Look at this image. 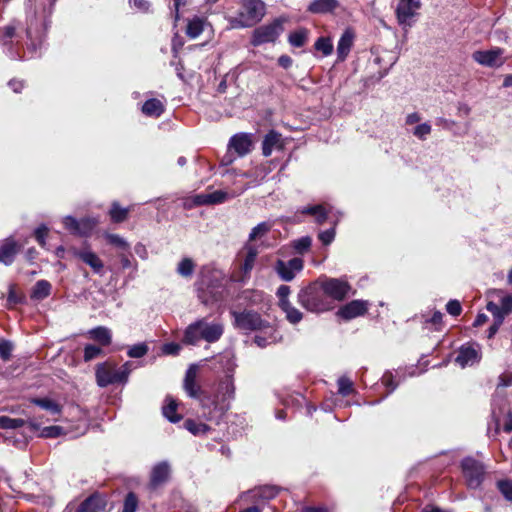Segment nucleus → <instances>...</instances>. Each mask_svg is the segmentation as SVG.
I'll use <instances>...</instances> for the list:
<instances>
[{
	"label": "nucleus",
	"mask_w": 512,
	"mask_h": 512,
	"mask_svg": "<svg viewBox=\"0 0 512 512\" xmlns=\"http://www.w3.org/2000/svg\"><path fill=\"white\" fill-rule=\"evenodd\" d=\"M223 333L224 326L221 322H208L206 318H202L187 326L183 341L189 345H196L201 340L214 343L221 338Z\"/></svg>",
	"instance_id": "nucleus-1"
},
{
	"label": "nucleus",
	"mask_w": 512,
	"mask_h": 512,
	"mask_svg": "<svg viewBox=\"0 0 512 512\" xmlns=\"http://www.w3.org/2000/svg\"><path fill=\"white\" fill-rule=\"evenodd\" d=\"M265 13L262 0H241V10L236 16L229 17L228 23L233 29L252 27L262 20Z\"/></svg>",
	"instance_id": "nucleus-2"
},
{
	"label": "nucleus",
	"mask_w": 512,
	"mask_h": 512,
	"mask_svg": "<svg viewBox=\"0 0 512 512\" xmlns=\"http://www.w3.org/2000/svg\"><path fill=\"white\" fill-rule=\"evenodd\" d=\"M298 303L312 313H323L333 308L320 283L315 282L301 289L297 295Z\"/></svg>",
	"instance_id": "nucleus-3"
},
{
	"label": "nucleus",
	"mask_w": 512,
	"mask_h": 512,
	"mask_svg": "<svg viewBox=\"0 0 512 512\" xmlns=\"http://www.w3.org/2000/svg\"><path fill=\"white\" fill-rule=\"evenodd\" d=\"M234 326L243 331H259L268 327L269 322L262 319L260 314L252 310L241 312L231 311Z\"/></svg>",
	"instance_id": "nucleus-4"
},
{
	"label": "nucleus",
	"mask_w": 512,
	"mask_h": 512,
	"mask_svg": "<svg viewBox=\"0 0 512 512\" xmlns=\"http://www.w3.org/2000/svg\"><path fill=\"white\" fill-rule=\"evenodd\" d=\"M463 475L470 489H477L484 480V465L472 457H466L461 462Z\"/></svg>",
	"instance_id": "nucleus-5"
},
{
	"label": "nucleus",
	"mask_w": 512,
	"mask_h": 512,
	"mask_svg": "<svg viewBox=\"0 0 512 512\" xmlns=\"http://www.w3.org/2000/svg\"><path fill=\"white\" fill-rule=\"evenodd\" d=\"M283 31V21L275 19L273 22L259 26L253 31L251 44L260 46L265 43L275 42Z\"/></svg>",
	"instance_id": "nucleus-6"
},
{
	"label": "nucleus",
	"mask_w": 512,
	"mask_h": 512,
	"mask_svg": "<svg viewBox=\"0 0 512 512\" xmlns=\"http://www.w3.org/2000/svg\"><path fill=\"white\" fill-rule=\"evenodd\" d=\"M234 397L235 386L232 375H227L220 381L215 398L211 404L214 406V409L224 412L229 408L230 402Z\"/></svg>",
	"instance_id": "nucleus-7"
},
{
	"label": "nucleus",
	"mask_w": 512,
	"mask_h": 512,
	"mask_svg": "<svg viewBox=\"0 0 512 512\" xmlns=\"http://www.w3.org/2000/svg\"><path fill=\"white\" fill-rule=\"evenodd\" d=\"M64 227L73 235L77 236H89L96 225L98 224V219L93 217H86L80 220H77L73 216H65L63 218Z\"/></svg>",
	"instance_id": "nucleus-8"
},
{
	"label": "nucleus",
	"mask_w": 512,
	"mask_h": 512,
	"mask_svg": "<svg viewBox=\"0 0 512 512\" xmlns=\"http://www.w3.org/2000/svg\"><path fill=\"white\" fill-rule=\"evenodd\" d=\"M326 297L329 299L341 301L349 294L351 290L350 284L343 279L328 278L320 282Z\"/></svg>",
	"instance_id": "nucleus-9"
},
{
	"label": "nucleus",
	"mask_w": 512,
	"mask_h": 512,
	"mask_svg": "<svg viewBox=\"0 0 512 512\" xmlns=\"http://www.w3.org/2000/svg\"><path fill=\"white\" fill-rule=\"evenodd\" d=\"M420 7V0H398L395 13L399 25L411 27L413 18Z\"/></svg>",
	"instance_id": "nucleus-10"
},
{
	"label": "nucleus",
	"mask_w": 512,
	"mask_h": 512,
	"mask_svg": "<svg viewBox=\"0 0 512 512\" xmlns=\"http://www.w3.org/2000/svg\"><path fill=\"white\" fill-rule=\"evenodd\" d=\"M504 50L498 47L490 50L475 51L472 55L474 61L486 67H500L504 64Z\"/></svg>",
	"instance_id": "nucleus-11"
},
{
	"label": "nucleus",
	"mask_w": 512,
	"mask_h": 512,
	"mask_svg": "<svg viewBox=\"0 0 512 512\" xmlns=\"http://www.w3.org/2000/svg\"><path fill=\"white\" fill-rule=\"evenodd\" d=\"M303 269V260L301 258H292L289 261L277 260L274 270L281 280L289 282L295 278L296 273Z\"/></svg>",
	"instance_id": "nucleus-12"
},
{
	"label": "nucleus",
	"mask_w": 512,
	"mask_h": 512,
	"mask_svg": "<svg viewBox=\"0 0 512 512\" xmlns=\"http://www.w3.org/2000/svg\"><path fill=\"white\" fill-rule=\"evenodd\" d=\"M197 371H198L197 365L192 364L189 366V368L187 369L186 374H185L183 387H184L185 392L191 398L200 399L202 406L205 407L206 401H205V399L201 398L202 390H201L200 385L196 381Z\"/></svg>",
	"instance_id": "nucleus-13"
},
{
	"label": "nucleus",
	"mask_w": 512,
	"mask_h": 512,
	"mask_svg": "<svg viewBox=\"0 0 512 512\" xmlns=\"http://www.w3.org/2000/svg\"><path fill=\"white\" fill-rule=\"evenodd\" d=\"M73 254L88 265L95 274L104 275V263L96 253L90 249H75Z\"/></svg>",
	"instance_id": "nucleus-14"
},
{
	"label": "nucleus",
	"mask_w": 512,
	"mask_h": 512,
	"mask_svg": "<svg viewBox=\"0 0 512 512\" xmlns=\"http://www.w3.org/2000/svg\"><path fill=\"white\" fill-rule=\"evenodd\" d=\"M252 135L249 133H237L233 135L228 143V149L234 150L238 156L247 155L252 149Z\"/></svg>",
	"instance_id": "nucleus-15"
},
{
	"label": "nucleus",
	"mask_w": 512,
	"mask_h": 512,
	"mask_svg": "<svg viewBox=\"0 0 512 512\" xmlns=\"http://www.w3.org/2000/svg\"><path fill=\"white\" fill-rule=\"evenodd\" d=\"M96 381L100 387L119 383L117 368L106 363L99 364L96 368Z\"/></svg>",
	"instance_id": "nucleus-16"
},
{
	"label": "nucleus",
	"mask_w": 512,
	"mask_h": 512,
	"mask_svg": "<svg viewBox=\"0 0 512 512\" xmlns=\"http://www.w3.org/2000/svg\"><path fill=\"white\" fill-rule=\"evenodd\" d=\"M272 225L269 222H261L250 232L247 243L257 244L259 249H266L270 244L266 241V236L270 232Z\"/></svg>",
	"instance_id": "nucleus-17"
},
{
	"label": "nucleus",
	"mask_w": 512,
	"mask_h": 512,
	"mask_svg": "<svg viewBox=\"0 0 512 512\" xmlns=\"http://www.w3.org/2000/svg\"><path fill=\"white\" fill-rule=\"evenodd\" d=\"M368 309V302L363 300H353L343 307H341L338 311V315L346 320H350L356 318L358 316L364 315Z\"/></svg>",
	"instance_id": "nucleus-18"
},
{
	"label": "nucleus",
	"mask_w": 512,
	"mask_h": 512,
	"mask_svg": "<svg viewBox=\"0 0 512 512\" xmlns=\"http://www.w3.org/2000/svg\"><path fill=\"white\" fill-rule=\"evenodd\" d=\"M278 493L279 489L276 486L264 485L249 490L246 497L253 502L269 501L275 498Z\"/></svg>",
	"instance_id": "nucleus-19"
},
{
	"label": "nucleus",
	"mask_w": 512,
	"mask_h": 512,
	"mask_svg": "<svg viewBox=\"0 0 512 512\" xmlns=\"http://www.w3.org/2000/svg\"><path fill=\"white\" fill-rule=\"evenodd\" d=\"M170 475V466L168 462L163 461L156 464L151 471L150 475V487L156 489L160 485L164 484Z\"/></svg>",
	"instance_id": "nucleus-20"
},
{
	"label": "nucleus",
	"mask_w": 512,
	"mask_h": 512,
	"mask_svg": "<svg viewBox=\"0 0 512 512\" xmlns=\"http://www.w3.org/2000/svg\"><path fill=\"white\" fill-rule=\"evenodd\" d=\"M106 506V499L98 493L87 497L76 509V512H99Z\"/></svg>",
	"instance_id": "nucleus-21"
},
{
	"label": "nucleus",
	"mask_w": 512,
	"mask_h": 512,
	"mask_svg": "<svg viewBox=\"0 0 512 512\" xmlns=\"http://www.w3.org/2000/svg\"><path fill=\"white\" fill-rule=\"evenodd\" d=\"M479 352L472 346H462L459 349L458 355L455 358V362L461 367L472 366L479 362Z\"/></svg>",
	"instance_id": "nucleus-22"
},
{
	"label": "nucleus",
	"mask_w": 512,
	"mask_h": 512,
	"mask_svg": "<svg viewBox=\"0 0 512 512\" xmlns=\"http://www.w3.org/2000/svg\"><path fill=\"white\" fill-rule=\"evenodd\" d=\"M281 134L275 130L269 131L262 142V153L265 157L271 155L274 149H281Z\"/></svg>",
	"instance_id": "nucleus-23"
},
{
	"label": "nucleus",
	"mask_w": 512,
	"mask_h": 512,
	"mask_svg": "<svg viewBox=\"0 0 512 512\" xmlns=\"http://www.w3.org/2000/svg\"><path fill=\"white\" fill-rule=\"evenodd\" d=\"M228 198V193L217 190L212 193L199 194L194 197L195 205H207V204H217L222 203Z\"/></svg>",
	"instance_id": "nucleus-24"
},
{
	"label": "nucleus",
	"mask_w": 512,
	"mask_h": 512,
	"mask_svg": "<svg viewBox=\"0 0 512 512\" xmlns=\"http://www.w3.org/2000/svg\"><path fill=\"white\" fill-rule=\"evenodd\" d=\"M354 41V32L346 29L341 35L337 45V55L339 60H344L349 54Z\"/></svg>",
	"instance_id": "nucleus-25"
},
{
	"label": "nucleus",
	"mask_w": 512,
	"mask_h": 512,
	"mask_svg": "<svg viewBox=\"0 0 512 512\" xmlns=\"http://www.w3.org/2000/svg\"><path fill=\"white\" fill-rule=\"evenodd\" d=\"M17 251V243L11 238L6 239L5 242L0 246V263L5 265L12 264Z\"/></svg>",
	"instance_id": "nucleus-26"
},
{
	"label": "nucleus",
	"mask_w": 512,
	"mask_h": 512,
	"mask_svg": "<svg viewBox=\"0 0 512 512\" xmlns=\"http://www.w3.org/2000/svg\"><path fill=\"white\" fill-rule=\"evenodd\" d=\"M338 7V0H313L308 6V11L314 14H325L333 12Z\"/></svg>",
	"instance_id": "nucleus-27"
},
{
	"label": "nucleus",
	"mask_w": 512,
	"mask_h": 512,
	"mask_svg": "<svg viewBox=\"0 0 512 512\" xmlns=\"http://www.w3.org/2000/svg\"><path fill=\"white\" fill-rule=\"evenodd\" d=\"M264 333V335L258 334L254 338V342L261 348H264L272 343H276L279 340L278 333L276 329L268 324V327L260 330Z\"/></svg>",
	"instance_id": "nucleus-28"
},
{
	"label": "nucleus",
	"mask_w": 512,
	"mask_h": 512,
	"mask_svg": "<svg viewBox=\"0 0 512 512\" xmlns=\"http://www.w3.org/2000/svg\"><path fill=\"white\" fill-rule=\"evenodd\" d=\"M244 249L246 251V256L242 265V270L247 274L253 269L256 258L262 249H259V246L253 243H246Z\"/></svg>",
	"instance_id": "nucleus-29"
},
{
	"label": "nucleus",
	"mask_w": 512,
	"mask_h": 512,
	"mask_svg": "<svg viewBox=\"0 0 512 512\" xmlns=\"http://www.w3.org/2000/svg\"><path fill=\"white\" fill-rule=\"evenodd\" d=\"M89 338L98 342L102 346H108L112 341L111 330L105 326H98L88 331Z\"/></svg>",
	"instance_id": "nucleus-30"
},
{
	"label": "nucleus",
	"mask_w": 512,
	"mask_h": 512,
	"mask_svg": "<svg viewBox=\"0 0 512 512\" xmlns=\"http://www.w3.org/2000/svg\"><path fill=\"white\" fill-rule=\"evenodd\" d=\"M141 111L146 116L157 118L164 112V105L160 100L151 98L145 101Z\"/></svg>",
	"instance_id": "nucleus-31"
},
{
	"label": "nucleus",
	"mask_w": 512,
	"mask_h": 512,
	"mask_svg": "<svg viewBox=\"0 0 512 512\" xmlns=\"http://www.w3.org/2000/svg\"><path fill=\"white\" fill-rule=\"evenodd\" d=\"M28 424L32 430H40L39 436L44 438H56L63 433V428L60 426H47L41 428L35 420H29Z\"/></svg>",
	"instance_id": "nucleus-32"
},
{
	"label": "nucleus",
	"mask_w": 512,
	"mask_h": 512,
	"mask_svg": "<svg viewBox=\"0 0 512 512\" xmlns=\"http://www.w3.org/2000/svg\"><path fill=\"white\" fill-rule=\"evenodd\" d=\"M205 23H206V20L199 16H195L192 19H190L188 21L187 28H186L187 36L190 37L191 39H195L198 36H200V34L204 30Z\"/></svg>",
	"instance_id": "nucleus-33"
},
{
	"label": "nucleus",
	"mask_w": 512,
	"mask_h": 512,
	"mask_svg": "<svg viewBox=\"0 0 512 512\" xmlns=\"http://www.w3.org/2000/svg\"><path fill=\"white\" fill-rule=\"evenodd\" d=\"M51 284L47 280H39L33 287L31 298L34 300H43L51 293Z\"/></svg>",
	"instance_id": "nucleus-34"
},
{
	"label": "nucleus",
	"mask_w": 512,
	"mask_h": 512,
	"mask_svg": "<svg viewBox=\"0 0 512 512\" xmlns=\"http://www.w3.org/2000/svg\"><path fill=\"white\" fill-rule=\"evenodd\" d=\"M195 268V262L189 257H184L178 263L176 272L183 278H191Z\"/></svg>",
	"instance_id": "nucleus-35"
},
{
	"label": "nucleus",
	"mask_w": 512,
	"mask_h": 512,
	"mask_svg": "<svg viewBox=\"0 0 512 512\" xmlns=\"http://www.w3.org/2000/svg\"><path fill=\"white\" fill-rule=\"evenodd\" d=\"M280 309L285 313L286 319L291 324H297L303 319L302 312L294 307L291 302H284Z\"/></svg>",
	"instance_id": "nucleus-36"
},
{
	"label": "nucleus",
	"mask_w": 512,
	"mask_h": 512,
	"mask_svg": "<svg viewBox=\"0 0 512 512\" xmlns=\"http://www.w3.org/2000/svg\"><path fill=\"white\" fill-rule=\"evenodd\" d=\"M32 402L52 415H59L62 410L57 402L49 398H37L33 399Z\"/></svg>",
	"instance_id": "nucleus-37"
},
{
	"label": "nucleus",
	"mask_w": 512,
	"mask_h": 512,
	"mask_svg": "<svg viewBox=\"0 0 512 512\" xmlns=\"http://www.w3.org/2000/svg\"><path fill=\"white\" fill-rule=\"evenodd\" d=\"M303 214H310L315 217V221L318 224H323L328 216V211L323 205H314V206H308L305 207L302 210Z\"/></svg>",
	"instance_id": "nucleus-38"
},
{
	"label": "nucleus",
	"mask_w": 512,
	"mask_h": 512,
	"mask_svg": "<svg viewBox=\"0 0 512 512\" xmlns=\"http://www.w3.org/2000/svg\"><path fill=\"white\" fill-rule=\"evenodd\" d=\"M129 208H122L118 202H113L109 210V215L114 223H121L128 217Z\"/></svg>",
	"instance_id": "nucleus-39"
},
{
	"label": "nucleus",
	"mask_w": 512,
	"mask_h": 512,
	"mask_svg": "<svg viewBox=\"0 0 512 512\" xmlns=\"http://www.w3.org/2000/svg\"><path fill=\"white\" fill-rule=\"evenodd\" d=\"M308 39V30L305 28L297 29L288 36V41L293 47H302Z\"/></svg>",
	"instance_id": "nucleus-40"
},
{
	"label": "nucleus",
	"mask_w": 512,
	"mask_h": 512,
	"mask_svg": "<svg viewBox=\"0 0 512 512\" xmlns=\"http://www.w3.org/2000/svg\"><path fill=\"white\" fill-rule=\"evenodd\" d=\"M167 404L163 407V415L172 423L181 420V416L176 413L177 403L172 398L166 399Z\"/></svg>",
	"instance_id": "nucleus-41"
},
{
	"label": "nucleus",
	"mask_w": 512,
	"mask_h": 512,
	"mask_svg": "<svg viewBox=\"0 0 512 512\" xmlns=\"http://www.w3.org/2000/svg\"><path fill=\"white\" fill-rule=\"evenodd\" d=\"M25 421L20 418H10L8 416H0L1 429H16L22 427Z\"/></svg>",
	"instance_id": "nucleus-42"
},
{
	"label": "nucleus",
	"mask_w": 512,
	"mask_h": 512,
	"mask_svg": "<svg viewBox=\"0 0 512 512\" xmlns=\"http://www.w3.org/2000/svg\"><path fill=\"white\" fill-rule=\"evenodd\" d=\"M317 51L322 52L323 56H328L333 51V44L329 38L320 37L314 44Z\"/></svg>",
	"instance_id": "nucleus-43"
},
{
	"label": "nucleus",
	"mask_w": 512,
	"mask_h": 512,
	"mask_svg": "<svg viewBox=\"0 0 512 512\" xmlns=\"http://www.w3.org/2000/svg\"><path fill=\"white\" fill-rule=\"evenodd\" d=\"M219 362L227 373L233 372L236 367L235 357L231 352L228 351L220 355Z\"/></svg>",
	"instance_id": "nucleus-44"
},
{
	"label": "nucleus",
	"mask_w": 512,
	"mask_h": 512,
	"mask_svg": "<svg viewBox=\"0 0 512 512\" xmlns=\"http://www.w3.org/2000/svg\"><path fill=\"white\" fill-rule=\"evenodd\" d=\"M338 393L342 396H348L353 392V382L346 376L338 379Z\"/></svg>",
	"instance_id": "nucleus-45"
},
{
	"label": "nucleus",
	"mask_w": 512,
	"mask_h": 512,
	"mask_svg": "<svg viewBox=\"0 0 512 512\" xmlns=\"http://www.w3.org/2000/svg\"><path fill=\"white\" fill-rule=\"evenodd\" d=\"M104 236H105L106 240L108 241V243H110L111 245H114L118 248H121L123 250H128L130 247L128 242L118 234L106 233Z\"/></svg>",
	"instance_id": "nucleus-46"
},
{
	"label": "nucleus",
	"mask_w": 512,
	"mask_h": 512,
	"mask_svg": "<svg viewBox=\"0 0 512 512\" xmlns=\"http://www.w3.org/2000/svg\"><path fill=\"white\" fill-rule=\"evenodd\" d=\"M138 508V498L133 492H129L124 500L122 512H136Z\"/></svg>",
	"instance_id": "nucleus-47"
},
{
	"label": "nucleus",
	"mask_w": 512,
	"mask_h": 512,
	"mask_svg": "<svg viewBox=\"0 0 512 512\" xmlns=\"http://www.w3.org/2000/svg\"><path fill=\"white\" fill-rule=\"evenodd\" d=\"M16 27L13 24H9L1 28L0 39L2 45H8L11 39L15 36Z\"/></svg>",
	"instance_id": "nucleus-48"
},
{
	"label": "nucleus",
	"mask_w": 512,
	"mask_h": 512,
	"mask_svg": "<svg viewBox=\"0 0 512 512\" xmlns=\"http://www.w3.org/2000/svg\"><path fill=\"white\" fill-rule=\"evenodd\" d=\"M102 354V349L96 345L88 344L84 348V361H91Z\"/></svg>",
	"instance_id": "nucleus-49"
},
{
	"label": "nucleus",
	"mask_w": 512,
	"mask_h": 512,
	"mask_svg": "<svg viewBox=\"0 0 512 512\" xmlns=\"http://www.w3.org/2000/svg\"><path fill=\"white\" fill-rule=\"evenodd\" d=\"M148 352V346L145 343L135 344L128 350V356L131 358H141Z\"/></svg>",
	"instance_id": "nucleus-50"
},
{
	"label": "nucleus",
	"mask_w": 512,
	"mask_h": 512,
	"mask_svg": "<svg viewBox=\"0 0 512 512\" xmlns=\"http://www.w3.org/2000/svg\"><path fill=\"white\" fill-rule=\"evenodd\" d=\"M312 244V239L309 236L301 237L293 242L294 249L300 253L303 254L306 252Z\"/></svg>",
	"instance_id": "nucleus-51"
},
{
	"label": "nucleus",
	"mask_w": 512,
	"mask_h": 512,
	"mask_svg": "<svg viewBox=\"0 0 512 512\" xmlns=\"http://www.w3.org/2000/svg\"><path fill=\"white\" fill-rule=\"evenodd\" d=\"M497 488L504 498L512 501V482L509 480H500L497 482Z\"/></svg>",
	"instance_id": "nucleus-52"
},
{
	"label": "nucleus",
	"mask_w": 512,
	"mask_h": 512,
	"mask_svg": "<svg viewBox=\"0 0 512 512\" xmlns=\"http://www.w3.org/2000/svg\"><path fill=\"white\" fill-rule=\"evenodd\" d=\"M13 351V344L8 340H2L0 342V358L3 361L10 360Z\"/></svg>",
	"instance_id": "nucleus-53"
},
{
	"label": "nucleus",
	"mask_w": 512,
	"mask_h": 512,
	"mask_svg": "<svg viewBox=\"0 0 512 512\" xmlns=\"http://www.w3.org/2000/svg\"><path fill=\"white\" fill-rule=\"evenodd\" d=\"M129 5L141 13H148L151 8V3L148 0H129Z\"/></svg>",
	"instance_id": "nucleus-54"
},
{
	"label": "nucleus",
	"mask_w": 512,
	"mask_h": 512,
	"mask_svg": "<svg viewBox=\"0 0 512 512\" xmlns=\"http://www.w3.org/2000/svg\"><path fill=\"white\" fill-rule=\"evenodd\" d=\"M291 293L290 287L287 285H280L277 289L276 295L278 297V305L279 307L283 306L284 302L289 301V295Z\"/></svg>",
	"instance_id": "nucleus-55"
},
{
	"label": "nucleus",
	"mask_w": 512,
	"mask_h": 512,
	"mask_svg": "<svg viewBox=\"0 0 512 512\" xmlns=\"http://www.w3.org/2000/svg\"><path fill=\"white\" fill-rule=\"evenodd\" d=\"M487 310L493 315L494 321H497L499 318L501 319V322L504 321V318L506 315L501 310L500 306L494 302H489L486 306Z\"/></svg>",
	"instance_id": "nucleus-56"
},
{
	"label": "nucleus",
	"mask_w": 512,
	"mask_h": 512,
	"mask_svg": "<svg viewBox=\"0 0 512 512\" xmlns=\"http://www.w3.org/2000/svg\"><path fill=\"white\" fill-rule=\"evenodd\" d=\"M431 133V126L428 123H422L417 125L413 134L419 139H425Z\"/></svg>",
	"instance_id": "nucleus-57"
},
{
	"label": "nucleus",
	"mask_w": 512,
	"mask_h": 512,
	"mask_svg": "<svg viewBox=\"0 0 512 512\" xmlns=\"http://www.w3.org/2000/svg\"><path fill=\"white\" fill-rule=\"evenodd\" d=\"M48 227L44 224L40 225L34 232L37 242L44 247L46 244V237L48 235Z\"/></svg>",
	"instance_id": "nucleus-58"
},
{
	"label": "nucleus",
	"mask_w": 512,
	"mask_h": 512,
	"mask_svg": "<svg viewBox=\"0 0 512 512\" xmlns=\"http://www.w3.org/2000/svg\"><path fill=\"white\" fill-rule=\"evenodd\" d=\"M446 310L452 316H459L462 312V307L458 300H450L446 304Z\"/></svg>",
	"instance_id": "nucleus-59"
},
{
	"label": "nucleus",
	"mask_w": 512,
	"mask_h": 512,
	"mask_svg": "<svg viewBox=\"0 0 512 512\" xmlns=\"http://www.w3.org/2000/svg\"><path fill=\"white\" fill-rule=\"evenodd\" d=\"M119 383L127 381L129 374L131 373V364L126 362L120 368H117Z\"/></svg>",
	"instance_id": "nucleus-60"
},
{
	"label": "nucleus",
	"mask_w": 512,
	"mask_h": 512,
	"mask_svg": "<svg viewBox=\"0 0 512 512\" xmlns=\"http://www.w3.org/2000/svg\"><path fill=\"white\" fill-rule=\"evenodd\" d=\"M119 383L127 381L129 374L131 373V364L126 362L120 368H117Z\"/></svg>",
	"instance_id": "nucleus-61"
},
{
	"label": "nucleus",
	"mask_w": 512,
	"mask_h": 512,
	"mask_svg": "<svg viewBox=\"0 0 512 512\" xmlns=\"http://www.w3.org/2000/svg\"><path fill=\"white\" fill-rule=\"evenodd\" d=\"M500 308L507 316L512 312V295H504L500 299Z\"/></svg>",
	"instance_id": "nucleus-62"
},
{
	"label": "nucleus",
	"mask_w": 512,
	"mask_h": 512,
	"mask_svg": "<svg viewBox=\"0 0 512 512\" xmlns=\"http://www.w3.org/2000/svg\"><path fill=\"white\" fill-rule=\"evenodd\" d=\"M318 237H319V240L324 245H329L334 240L335 230H334V228H331V229L322 231L319 233Z\"/></svg>",
	"instance_id": "nucleus-63"
},
{
	"label": "nucleus",
	"mask_w": 512,
	"mask_h": 512,
	"mask_svg": "<svg viewBox=\"0 0 512 512\" xmlns=\"http://www.w3.org/2000/svg\"><path fill=\"white\" fill-rule=\"evenodd\" d=\"M443 314L440 311H434L431 318L425 320V324L431 323L435 326V330H440Z\"/></svg>",
	"instance_id": "nucleus-64"
}]
</instances>
